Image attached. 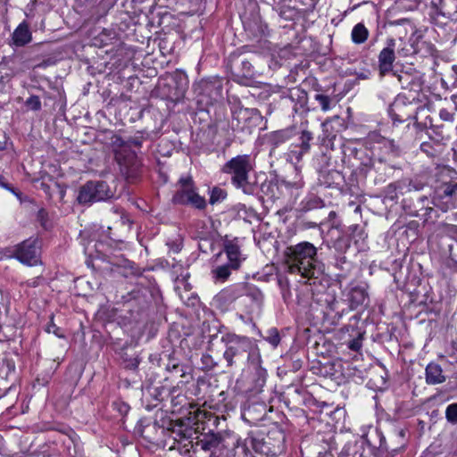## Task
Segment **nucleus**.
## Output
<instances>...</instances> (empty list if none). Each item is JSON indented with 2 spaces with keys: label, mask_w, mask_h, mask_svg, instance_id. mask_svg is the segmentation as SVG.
<instances>
[{
  "label": "nucleus",
  "mask_w": 457,
  "mask_h": 457,
  "mask_svg": "<svg viewBox=\"0 0 457 457\" xmlns=\"http://www.w3.org/2000/svg\"><path fill=\"white\" fill-rule=\"evenodd\" d=\"M345 73L350 74V75L354 74L357 76V79H362V80L368 79L370 77V71L369 70H365L361 72H355V71L353 72L351 70H349V71H346Z\"/></svg>",
  "instance_id": "obj_31"
},
{
  "label": "nucleus",
  "mask_w": 457,
  "mask_h": 457,
  "mask_svg": "<svg viewBox=\"0 0 457 457\" xmlns=\"http://www.w3.org/2000/svg\"><path fill=\"white\" fill-rule=\"evenodd\" d=\"M146 137L142 132H137L128 139H123L118 135L111 138L115 160L120 166L121 174L129 182L137 180L142 173V162L132 147L140 148Z\"/></svg>",
  "instance_id": "obj_2"
},
{
  "label": "nucleus",
  "mask_w": 457,
  "mask_h": 457,
  "mask_svg": "<svg viewBox=\"0 0 457 457\" xmlns=\"http://www.w3.org/2000/svg\"><path fill=\"white\" fill-rule=\"evenodd\" d=\"M324 457H334V456H333L331 453H326L324 454Z\"/></svg>",
  "instance_id": "obj_43"
},
{
  "label": "nucleus",
  "mask_w": 457,
  "mask_h": 457,
  "mask_svg": "<svg viewBox=\"0 0 457 457\" xmlns=\"http://www.w3.org/2000/svg\"><path fill=\"white\" fill-rule=\"evenodd\" d=\"M44 212H45V211H44V210H40V211H39V212H38V214H39L40 216H44Z\"/></svg>",
  "instance_id": "obj_44"
},
{
  "label": "nucleus",
  "mask_w": 457,
  "mask_h": 457,
  "mask_svg": "<svg viewBox=\"0 0 457 457\" xmlns=\"http://www.w3.org/2000/svg\"><path fill=\"white\" fill-rule=\"evenodd\" d=\"M139 361L137 358H132L126 363V368L129 370H136L138 367Z\"/></svg>",
  "instance_id": "obj_35"
},
{
  "label": "nucleus",
  "mask_w": 457,
  "mask_h": 457,
  "mask_svg": "<svg viewBox=\"0 0 457 457\" xmlns=\"http://www.w3.org/2000/svg\"><path fill=\"white\" fill-rule=\"evenodd\" d=\"M174 439V448H177L180 453L187 454L189 457H196V445L200 443L201 436L190 427L177 425L171 431Z\"/></svg>",
  "instance_id": "obj_9"
},
{
  "label": "nucleus",
  "mask_w": 457,
  "mask_h": 457,
  "mask_svg": "<svg viewBox=\"0 0 457 457\" xmlns=\"http://www.w3.org/2000/svg\"><path fill=\"white\" fill-rule=\"evenodd\" d=\"M152 426H153L154 428H156V427H157V423H156V422H154V423H153V425H152Z\"/></svg>",
  "instance_id": "obj_47"
},
{
  "label": "nucleus",
  "mask_w": 457,
  "mask_h": 457,
  "mask_svg": "<svg viewBox=\"0 0 457 457\" xmlns=\"http://www.w3.org/2000/svg\"><path fill=\"white\" fill-rule=\"evenodd\" d=\"M178 189L172 196V202L176 204L191 205L197 209L206 206L205 199L198 195L196 187L190 176L180 178L178 182Z\"/></svg>",
  "instance_id": "obj_7"
},
{
  "label": "nucleus",
  "mask_w": 457,
  "mask_h": 457,
  "mask_svg": "<svg viewBox=\"0 0 457 457\" xmlns=\"http://www.w3.org/2000/svg\"><path fill=\"white\" fill-rule=\"evenodd\" d=\"M229 295V290H223L220 293L219 298H226Z\"/></svg>",
  "instance_id": "obj_39"
},
{
  "label": "nucleus",
  "mask_w": 457,
  "mask_h": 457,
  "mask_svg": "<svg viewBox=\"0 0 457 457\" xmlns=\"http://www.w3.org/2000/svg\"><path fill=\"white\" fill-rule=\"evenodd\" d=\"M46 331L48 333H54L59 337H62V336L59 334V328L56 327V325L53 321V317H51V321L48 323L46 327Z\"/></svg>",
  "instance_id": "obj_33"
},
{
  "label": "nucleus",
  "mask_w": 457,
  "mask_h": 457,
  "mask_svg": "<svg viewBox=\"0 0 457 457\" xmlns=\"http://www.w3.org/2000/svg\"><path fill=\"white\" fill-rule=\"evenodd\" d=\"M225 344L223 358L228 368L242 369L248 364H258L261 355L257 346L246 337L226 334L221 337Z\"/></svg>",
  "instance_id": "obj_4"
},
{
  "label": "nucleus",
  "mask_w": 457,
  "mask_h": 457,
  "mask_svg": "<svg viewBox=\"0 0 457 457\" xmlns=\"http://www.w3.org/2000/svg\"><path fill=\"white\" fill-rule=\"evenodd\" d=\"M6 320L4 297L0 290V341L6 340L9 337L7 333L12 330V328L6 324Z\"/></svg>",
  "instance_id": "obj_20"
},
{
  "label": "nucleus",
  "mask_w": 457,
  "mask_h": 457,
  "mask_svg": "<svg viewBox=\"0 0 457 457\" xmlns=\"http://www.w3.org/2000/svg\"><path fill=\"white\" fill-rule=\"evenodd\" d=\"M6 367L9 371H14V364L11 363L9 361H6Z\"/></svg>",
  "instance_id": "obj_40"
},
{
  "label": "nucleus",
  "mask_w": 457,
  "mask_h": 457,
  "mask_svg": "<svg viewBox=\"0 0 457 457\" xmlns=\"http://www.w3.org/2000/svg\"><path fill=\"white\" fill-rule=\"evenodd\" d=\"M113 196L109 185L103 180H89L82 185L77 195L80 204H92L96 202L106 201Z\"/></svg>",
  "instance_id": "obj_8"
},
{
  "label": "nucleus",
  "mask_w": 457,
  "mask_h": 457,
  "mask_svg": "<svg viewBox=\"0 0 457 457\" xmlns=\"http://www.w3.org/2000/svg\"><path fill=\"white\" fill-rule=\"evenodd\" d=\"M288 250V272L300 274L302 278L306 279V283L314 275V246L311 243L303 242L289 247Z\"/></svg>",
  "instance_id": "obj_6"
},
{
  "label": "nucleus",
  "mask_w": 457,
  "mask_h": 457,
  "mask_svg": "<svg viewBox=\"0 0 457 457\" xmlns=\"http://www.w3.org/2000/svg\"><path fill=\"white\" fill-rule=\"evenodd\" d=\"M25 105L32 111H39L41 109V101L37 96H31L26 100Z\"/></svg>",
  "instance_id": "obj_28"
},
{
  "label": "nucleus",
  "mask_w": 457,
  "mask_h": 457,
  "mask_svg": "<svg viewBox=\"0 0 457 457\" xmlns=\"http://www.w3.org/2000/svg\"><path fill=\"white\" fill-rule=\"evenodd\" d=\"M195 448L196 457H252L245 441L235 434H204Z\"/></svg>",
  "instance_id": "obj_1"
},
{
  "label": "nucleus",
  "mask_w": 457,
  "mask_h": 457,
  "mask_svg": "<svg viewBox=\"0 0 457 457\" xmlns=\"http://www.w3.org/2000/svg\"><path fill=\"white\" fill-rule=\"evenodd\" d=\"M10 256L21 262L32 266L38 262V245L36 238H29L16 245L11 251Z\"/></svg>",
  "instance_id": "obj_11"
},
{
  "label": "nucleus",
  "mask_w": 457,
  "mask_h": 457,
  "mask_svg": "<svg viewBox=\"0 0 457 457\" xmlns=\"http://www.w3.org/2000/svg\"><path fill=\"white\" fill-rule=\"evenodd\" d=\"M201 361L204 365V367L207 370H212L215 366V362L213 361V358L209 353H204L202 355Z\"/></svg>",
  "instance_id": "obj_30"
},
{
  "label": "nucleus",
  "mask_w": 457,
  "mask_h": 457,
  "mask_svg": "<svg viewBox=\"0 0 457 457\" xmlns=\"http://www.w3.org/2000/svg\"><path fill=\"white\" fill-rule=\"evenodd\" d=\"M129 265L130 269H131V270H133V265H132V263H131V262H129Z\"/></svg>",
  "instance_id": "obj_46"
},
{
  "label": "nucleus",
  "mask_w": 457,
  "mask_h": 457,
  "mask_svg": "<svg viewBox=\"0 0 457 457\" xmlns=\"http://www.w3.org/2000/svg\"><path fill=\"white\" fill-rule=\"evenodd\" d=\"M312 205H313L312 202V201H310V202H308V203H307V206H306V207H304V209H305L306 211L312 210Z\"/></svg>",
  "instance_id": "obj_41"
},
{
  "label": "nucleus",
  "mask_w": 457,
  "mask_h": 457,
  "mask_svg": "<svg viewBox=\"0 0 457 457\" xmlns=\"http://www.w3.org/2000/svg\"><path fill=\"white\" fill-rule=\"evenodd\" d=\"M127 302L131 306L135 303V305L138 306L139 311L145 309L149 304L148 289L140 287L132 290L128 295Z\"/></svg>",
  "instance_id": "obj_15"
},
{
  "label": "nucleus",
  "mask_w": 457,
  "mask_h": 457,
  "mask_svg": "<svg viewBox=\"0 0 457 457\" xmlns=\"http://www.w3.org/2000/svg\"><path fill=\"white\" fill-rule=\"evenodd\" d=\"M231 270H233V269L231 268L230 264H228V263L223 264V265H219L212 270V278L215 281L224 282L230 276Z\"/></svg>",
  "instance_id": "obj_24"
},
{
  "label": "nucleus",
  "mask_w": 457,
  "mask_h": 457,
  "mask_svg": "<svg viewBox=\"0 0 457 457\" xmlns=\"http://www.w3.org/2000/svg\"><path fill=\"white\" fill-rule=\"evenodd\" d=\"M12 38L13 44L16 46H23L29 43L32 39L31 32L29 28V24L26 21H22L14 29Z\"/></svg>",
  "instance_id": "obj_17"
},
{
  "label": "nucleus",
  "mask_w": 457,
  "mask_h": 457,
  "mask_svg": "<svg viewBox=\"0 0 457 457\" xmlns=\"http://www.w3.org/2000/svg\"><path fill=\"white\" fill-rule=\"evenodd\" d=\"M227 197V192L220 188L218 187H215L212 188L210 195V204H215L217 203L222 202Z\"/></svg>",
  "instance_id": "obj_25"
},
{
  "label": "nucleus",
  "mask_w": 457,
  "mask_h": 457,
  "mask_svg": "<svg viewBox=\"0 0 457 457\" xmlns=\"http://www.w3.org/2000/svg\"><path fill=\"white\" fill-rule=\"evenodd\" d=\"M7 146V137L5 133L0 130V151L6 149Z\"/></svg>",
  "instance_id": "obj_36"
},
{
  "label": "nucleus",
  "mask_w": 457,
  "mask_h": 457,
  "mask_svg": "<svg viewBox=\"0 0 457 457\" xmlns=\"http://www.w3.org/2000/svg\"><path fill=\"white\" fill-rule=\"evenodd\" d=\"M267 340L273 345L277 346L279 344L280 337L277 330L270 331V336L268 337Z\"/></svg>",
  "instance_id": "obj_32"
},
{
  "label": "nucleus",
  "mask_w": 457,
  "mask_h": 457,
  "mask_svg": "<svg viewBox=\"0 0 457 457\" xmlns=\"http://www.w3.org/2000/svg\"><path fill=\"white\" fill-rule=\"evenodd\" d=\"M251 156L240 154L231 158L221 168V171L230 176L232 185L241 189L245 195H253L257 185L249 180V173L253 170Z\"/></svg>",
  "instance_id": "obj_5"
},
{
  "label": "nucleus",
  "mask_w": 457,
  "mask_h": 457,
  "mask_svg": "<svg viewBox=\"0 0 457 457\" xmlns=\"http://www.w3.org/2000/svg\"><path fill=\"white\" fill-rule=\"evenodd\" d=\"M445 418L448 422L457 424V403H452L445 410Z\"/></svg>",
  "instance_id": "obj_27"
},
{
  "label": "nucleus",
  "mask_w": 457,
  "mask_h": 457,
  "mask_svg": "<svg viewBox=\"0 0 457 457\" xmlns=\"http://www.w3.org/2000/svg\"><path fill=\"white\" fill-rule=\"evenodd\" d=\"M249 295L254 300L256 301L258 303H261L263 300V295L261 291H259L258 289H255L253 291H252Z\"/></svg>",
  "instance_id": "obj_34"
},
{
  "label": "nucleus",
  "mask_w": 457,
  "mask_h": 457,
  "mask_svg": "<svg viewBox=\"0 0 457 457\" xmlns=\"http://www.w3.org/2000/svg\"><path fill=\"white\" fill-rule=\"evenodd\" d=\"M0 187H2L12 192L13 194L17 195L15 190H14V188L4 181V178L2 175H0Z\"/></svg>",
  "instance_id": "obj_37"
},
{
  "label": "nucleus",
  "mask_w": 457,
  "mask_h": 457,
  "mask_svg": "<svg viewBox=\"0 0 457 457\" xmlns=\"http://www.w3.org/2000/svg\"><path fill=\"white\" fill-rule=\"evenodd\" d=\"M445 380L443 370L438 364L429 363L426 368V381L428 384L436 385Z\"/></svg>",
  "instance_id": "obj_19"
},
{
  "label": "nucleus",
  "mask_w": 457,
  "mask_h": 457,
  "mask_svg": "<svg viewBox=\"0 0 457 457\" xmlns=\"http://www.w3.org/2000/svg\"><path fill=\"white\" fill-rule=\"evenodd\" d=\"M267 414V406L263 403H251L244 412V418L250 422L262 420Z\"/></svg>",
  "instance_id": "obj_16"
},
{
  "label": "nucleus",
  "mask_w": 457,
  "mask_h": 457,
  "mask_svg": "<svg viewBox=\"0 0 457 457\" xmlns=\"http://www.w3.org/2000/svg\"><path fill=\"white\" fill-rule=\"evenodd\" d=\"M245 441L252 457H278L286 448L285 432L276 424L250 431Z\"/></svg>",
  "instance_id": "obj_3"
},
{
  "label": "nucleus",
  "mask_w": 457,
  "mask_h": 457,
  "mask_svg": "<svg viewBox=\"0 0 457 457\" xmlns=\"http://www.w3.org/2000/svg\"><path fill=\"white\" fill-rule=\"evenodd\" d=\"M311 327H312V321L310 320L309 321V327L303 328L304 332L310 333L311 332Z\"/></svg>",
  "instance_id": "obj_42"
},
{
  "label": "nucleus",
  "mask_w": 457,
  "mask_h": 457,
  "mask_svg": "<svg viewBox=\"0 0 457 457\" xmlns=\"http://www.w3.org/2000/svg\"><path fill=\"white\" fill-rule=\"evenodd\" d=\"M368 300L366 289L361 286H353L347 294V301L350 303L352 309L365 304Z\"/></svg>",
  "instance_id": "obj_18"
},
{
  "label": "nucleus",
  "mask_w": 457,
  "mask_h": 457,
  "mask_svg": "<svg viewBox=\"0 0 457 457\" xmlns=\"http://www.w3.org/2000/svg\"><path fill=\"white\" fill-rule=\"evenodd\" d=\"M295 135L294 128L276 130L267 135V142L271 146L270 154H272L275 148L290 140Z\"/></svg>",
  "instance_id": "obj_13"
},
{
  "label": "nucleus",
  "mask_w": 457,
  "mask_h": 457,
  "mask_svg": "<svg viewBox=\"0 0 457 457\" xmlns=\"http://www.w3.org/2000/svg\"><path fill=\"white\" fill-rule=\"evenodd\" d=\"M394 45V40H391L389 46L384 48L379 53L378 68L381 76H384L392 71L393 63L395 59Z\"/></svg>",
  "instance_id": "obj_12"
},
{
  "label": "nucleus",
  "mask_w": 457,
  "mask_h": 457,
  "mask_svg": "<svg viewBox=\"0 0 457 457\" xmlns=\"http://www.w3.org/2000/svg\"><path fill=\"white\" fill-rule=\"evenodd\" d=\"M169 371H179L180 377L184 378L186 383H188L192 378V374L187 370V368L179 364H173L171 367L169 365L167 367Z\"/></svg>",
  "instance_id": "obj_26"
},
{
  "label": "nucleus",
  "mask_w": 457,
  "mask_h": 457,
  "mask_svg": "<svg viewBox=\"0 0 457 457\" xmlns=\"http://www.w3.org/2000/svg\"><path fill=\"white\" fill-rule=\"evenodd\" d=\"M262 359L261 355L259 356L258 364H250L254 370V390L256 392H261L262 388L264 386L267 378V371L261 366Z\"/></svg>",
  "instance_id": "obj_21"
},
{
  "label": "nucleus",
  "mask_w": 457,
  "mask_h": 457,
  "mask_svg": "<svg viewBox=\"0 0 457 457\" xmlns=\"http://www.w3.org/2000/svg\"><path fill=\"white\" fill-rule=\"evenodd\" d=\"M318 407H320V404L316 403L315 408L317 409Z\"/></svg>",
  "instance_id": "obj_48"
},
{
  "label": "nucleus",
  "mask_w": 457,
  "mask_h": 457,
  "mask_svg": "<svg viewBox=\"0 0 457 457\" xmlns=\"http://www.w3.org/2000/svg\"><path fill=\"white\" fill-rule=\"evenodd\" d=\"M224 252L226 253L227 258L228 260V263L230 264L233 270H237L240 267L241 262L243 260L237 244L232 240H226L224 242Z\"/></svg>",
  "instance_id": "obj_14"
},
{
  "label": "nucleus",
  "mask_w": 457,
  "mask_h": 457,
  "mask_svg": "<svg viewBox=\"0 0 457 457\" xmlns=\"http://www.w3.org/2000/svg\"><path fill=\"white\" fill-rule=\"evenodd\" d=\"M368 37L369 30L362 23H358L353 28L351 37L354 44L360 45L364 43Z\"/></svg>",
  "instance_id": "obj_23"
},
{
  "label": "nucleus",
  "mask_w": 457,
  "mask_h": 457,
  "mask_svg": "<svg viewBox=\"0 0 457 457\" xmlns=\"http://www.w3.org/2000/svg\"><path fill=\"white\" fill-rule=\"evenodd\" d=\"M312 139V133L311 131H307V130L303 129L300 132L299 144H298V145L300 147V151L295 152V154H297V156H296L297 159H300L303 154L308 153L311 150L310 141Z\"/></svg>",
  "instance_id": "obj_22"
},
{
  "label": "nucleus",
  "mask_w": 457,
  "mask_h": 457,
  "mask_svg": "<svg viewBox=\"0 0 457 457\" xmlns=\"http://www.w3.org/2000/svg\"><path fill=\"white\" fill-rule=\"evenodd\" d=\"M263 120L261 112L255 108H239L233 113L231 127L234 130L251 134Z\"/></svg>",
  "instance_id": "obj_10"
},
{
  "label": "nucleus",
  "mask_w": 457,
  "mask_h": 457,
  "mask_svg": "<svg viewBox=\"0 0 457 457\" xmlns=\"http://www.w3.org/2000/svg\"><path fill=\"white\" fill-rule=\"evenodd\" d=\"M456 189H457V184L452 186L451 187H447L445 191V194L446 195H451L455 192Z\"/></svg>",
  "instance_id": "obj_38"
},
{
  "label": "nucleus",
  "mask_w": 457,
  "mask_h": 457,
  "mask_svg": "<svg viewBox=\"0 0 457 457\" xmlns=\"http://www.w3.org/2000/svg\"><path fill=\"white\" fill-rule=\"evenodd\" d=\"M243 64H244V65L250 66V62H243Z\"/></svg>",
  "instance_id": "obj_45"
},
{
  "label": "nucleus",
  "mask_w": 457,
  "mask_h": 457,
  "mask_svg": "<svg viewBox=\"0 0 457 457\" xmlns=\"http://www.w3.org/2000/svg\"><path fill=\"white\" fill-rule=\"evenodd\" d=\"M316 100L320 103L322 111L327 112L331 108V99L326 96H316Z\"/></svg>",
  "instance_id": "obj_29"
}]
</instances>
